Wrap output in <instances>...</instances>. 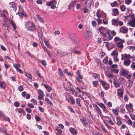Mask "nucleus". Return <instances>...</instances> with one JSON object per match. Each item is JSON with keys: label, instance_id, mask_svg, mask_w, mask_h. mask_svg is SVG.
Returning a JSON list of instances; mask_svg holds the SVG:
<instances>
[{"label": "nucleus", "instance_id": "obj_22", "mask_svg": "<svg viewBox=\"0 0 135 135\" xmlns=\"http://www.w3.org/2000/svg\"><path fill=\"white\" fill-rule=\"evenodd\" d=\"M111 55L113 56V57H114L117 56L118 55V51L116 50H115L112 52Z\"/></svg>", "mask_w": 135, "mask_h": 135}, {"label": "nucleus", "instance_id": "obj_12", "mask_svg": "<svg viewBox=\"0 0 135 135\" xmlns=\"http://www.w3.org/2000/svg\"><path fill=\"white\" fill-rule=\"evenodd\" d=\"M17 112L20 114V115H22V114L23 115H25V113L24 111V110L20 108L16 109L15 110Z\"/></svg>", "mask_w": 135, "mask_h": 135}, {"label": "nucleus", "instance_id": "obj_49", "mask_svg": "<svg viewBox=\"0 0 135 135\" xmlns=\"http://www.w3.org/2000/svg\"><path fill=\"white\" fill-rule=\"evenodd\" d=\"M117 5V3L116 1H114L111 4V6L112 7H116Z\"/></svg>", "mask_w": 135, "mask_h": 135}, {"label": "nucleus", "instance_id": "obj_16", "mask_svg": "<svg viewBox=\"0 0 135 135\" xmlns=\"http://www.w3.org/2000/svg\"><path fill=\"white\" fill-rule=\"evenodd\" d=\"M131 62L130 60L128 59H126L124 61L123 64L124 65L128 66L129 65Z\"/></svg>", "mask_w": 135, "mask_h": 135}, {"label": "nucleus", "instance_id": "obj_51", "mask_svg": "<svg viewBox=\"0 0 135 135\" xmlns=\"http://www.w3.org/2000/svg\"><path fill=\"white\" fill-rule=\"evenodd\" d=\"M127 123L128 125L131 126L133 124V122L131 120L129 119L127 121Z\"/></svg>", "mask_w": 135, "mask_h": 135}, {"label": "nucleus", "instance_id": "obj_44", "mask_svg": "<svg viewBox=\"0 0 135 135\" xmlns=\"http://www.w3.org/2000/svg\"><path fill=\"white\" fill-rule=\"evenodd\" d=\"M128 49L131 50L132 51H134L135 50V47L134 46H129Z\"/></svg>", "mask_w": 135, "mask_h": 135}, {"label": "nucleus", "instance_id": "obj_14", "mask_svg": "<svg viewBox=\"0 0 135 135\" xmlns=\"http://www.w3.org/2000/svg\"><path fill=\"white\" fill-rule=\"evenodd\" d=\"M113 83L114 84L115 87L116 88H117L119 87L120 85V83L119 81L117 80H114Z\"/></svg>", "mask_w": 135, "mask_h": 135}, {"label": "nucleus", "instance_id": "obj_8", "mask_svg": "<svg viewBox=\"0 0 135 135\" xmlns=\"http://www.w3.org/2000/svg\"><path fill=\"white\" fill-rule=\"evenodd\" d=\"M121 56V59L122 60H123L125 59H129L132 58V57L129 54H122Z\"/></svg>", "mask_w": 135, "mask_h": 135}, {"label": "nucleus", "instance_id": "obj_25", "mask_svg": "<svg viewBox=\"0 0 135 135\" xmlns=\"http://www.w3.org/2000/svg\"><path fill=\"white\" fill-rule=\"evenodd\" d=\"M92 75L94 77L95 79H97L99 81V80L100 76L98 74L95 73H93Z\"/></svg>", "mask_w": 135, "mask_h": 135}, {"label": "nucleus", "instance_id": "obj_31", "mask_svg": "<svg viewBox=\"0 0 135 135\" xmlns=\"http://www.w3.org/2000/svg\"><path fill=\"white\" fill-rule=\"evenodd\" d=\"M0 87L1 88H4L6 87V84L3 81H0Z\"/></svg>", "mask_w": 135, "mask_h": 135}, {"label": "nucleus", "instance_id": "obj_28", "mask_svg": "<svg viewBox=\"0 0 135 135\" xmlns=\"http://www.w3.org/2000/svg\"><path fill=\"white\" fill-rule=\"evenodd\" d=\"M133 105L132 104L129 103L128 104H126V108L128 109H131L132 108Z\"/></svg>", "mask_w": 135, "mask_h": 135}, {"label": "nucleus", "instance_id": "obj_35", "mask_svg": "<svg viewBox=\"0 0 135 135\" xmlns=\"http://www.w3.org/2000/svg\"><path fill=\"white\" fill-rule=\"evenodd\" d=\"M114 40L115 41H120L122 42H124V40H121L118 37H115L114 38Z\"/></svg>", "mask_w": 135, "mask_h": 135}, {"label": "nucleus", "instance_id": "obj_34", "mask_svg": "<svg viewBox=\"0 0 135 135\" xmlns=\"http://www.w3.org/2000/svg\"><path fill=\"white\" fill-rule=\"evenodd\" d=\"M76 104L77 105L80 107H81V105L80 103L81 101V99L80 98H77L76 99Z\"/></svg>", "mask_w": 135, "mask_h": 135}, {"label": "nucleus", "instance_id": "obj_24", "mask_svg": "<svg viewBox=\"0 0 135 135\" xmlns=\"http://www.w3.org/2000/svg\"><path fill=\"white\" fill-rule=\"evenodd\" d=\"M69 98L70 101H71L70 103L74 105L75 103V101L73 97L71 95H70Z\"/></svg>", "mask_w": 135, "mask_h": 135}, {"label": "nucleus", "instance_id": "obj_64", "mask_svg": "<svg viewBox=\"0 0 135 135\" xmlns=\"http://www.w3.org/2000/svg\"><path fill=\"white\" fill-rule=\"evenodd\" d=\"M42 47L44 51L46 52L49 51L44 46H42Z\"/></svg>", "mask_w": 135, "mask_h": 135}, {"label": "nucleus", "instance_id": "obj_56", "mask_svg": "<svg viewBox=\"0 0 135 135\" xmlns=\"http://www.w3.org/2000/svg\"><path fill=\"white\" fill-rule=\"evenodd\" d=\"M45 101L47 103L50 104H52V103L48 98H46Z\"/></svg>", "mask_w": 135, "mask_h": 135}, {"label": "nucleus", "instance_id": "obj_36", "mask_svg": "<svg viewBox=\"0 0 135 135\" xmlns=\"http://www.w3.org/2000/svg\"><path fill=\"white\" fill-rule=\"evenodd\" d=\"M112 112L115 115H118V113L117 112V111H119V110L118 109H113L112 110Z\"/></svg>", "mask_w": 135, "mask_h": 135}, {"label": "nucleus", "instance_id": "obj_23", "mask_svg": "<svg viewBox=\"0 0 135 135\" xmlns=\"http://www.w3.org/2000/svg\"><path fill=\"white\" fill-rule=\"evenodd\" d=\"M128 84L127 86V88H130L132 86L133 84V81L131 80H128Z\"/></svg>", "mask_w": 135, "mask_h": 135}, {"label": "nucleus", "instance_id": "obj_17", "mask_svg": "<svg viewBox=\"0 0 135 135\" xmlns=\"http://www.w3.org/2000/svg\"><path fill=\"white\" fill-rule=\"evenodd\" d=\"M43 86L48 92H50L52 90V88L47 84H44Z\"/></svg>", "mask_w": 135, "mask_h": 135}, {"label": "nucleus", "instance_id": "obj_10", "mask_svg": "<svg viewBox=\"0 0 135 135\" xmlns=\"http://www.w3.org/2000/svg\"><path fill=\"white\" fill-rule=\"evenodd\" d=\"M118 96L120 98H122L123 97V91L121 88L117 89V92Z\"/></svg>", "mask_w": 135, "mask_h": 135}, {"label": "nucleus", "instance_id": "obj_41", "mask_svg": "<svg viewBox=\"0 0 135 135\" xmlns=\"http://www.w3.org/2000/svg\"><path fill=\"white\" fill-rule=\"evenodd\" d=\"M97 104L99 106L102 108H103L105 106V105L102 103H98Z\"/></svg>", "mask_w": 135, "mask_h": 135}, {"label": "nucleus", "instance_id": "obj_9", "mask_svg": "<svg viewBox=\"0 0 135 135\" xmlns=\"http://www.w3.org/2000/svg\"><path fill=\"white\" fill-rule=\"evenodd\" d=\"M93 106L96 113L100 115L101 114V110L99 108L96 104H93Z\"/></svg>", "mask_w": 135, "mask_h": 135}, {"label": "nucleus", "instance_id": "obj_39", "mask_svg": "<svg viewBox=\"0 0 135 135\" xmlns=\"http://www.w3.org/2000/svg\"><path fill=\"white\" fill-rule=\"evenodd\" d=\"M120 9L122 11H125L126 7L124 5H122L120 6Z\"/></svg>", "mask_w": 135, "mask_h": 135}, {"label": "nucleus", "instance_id": "obj_15", "mask_svg": "<svg viewBox=\"0 0 135 135\" xmlns=\"http://www.w3.org/2000/svg\"><path fill=\"white\" fill-rule=\"evenodd\" d=\"M25 75L27 77V80L30 81H31L32 80V76L31 74L30 73L25 72Z\"/></svg>", "mask_w": 135, "mask_h": 135}, {"label": "nucleus", "instance_id": "obj_50", "mask_svg": "<svg viewBox=\"0 0 135 135\" xmlns=\"http://www.w3.org/2000/svg\"><path fill=\"white\" fill-rule=\"evenodd\" d=\"M116 119L117 122V124H118L119 125H121L122 124V122L118 118H117Z\"/></svg>", "mask_w": 135, "mask_h": 135}, {"label": "nucleus", "instance_id": "obj_32", "mask_svg": "<svg viewBox=\"0 0 135 135\" xmlns=\"http://www.w3.org/2000/svg\"><path fill=\"white\" fill-rule=\"evenodd\" d=\"M36 17L40 22H43L44 21V20L42 18L40 17L38 15H36Z\"/></svg>", "mask_w": 135, "mask_h": 135}, {"label": "nucleus", "instance_id": "obj_3", "mask_svg": "<svg viewBox=\"0 0 135 135\" xmlns=\"http://www.w3.org/2000/svg\"><path fill=\"white\" fill-rule=\"evenodd\" d=\"M98 32H100L102 36L104 37H105L106 36V30L103 27H99L97 30Z\"/></svg>", "mask_w": 135, "mask_h": 135}, {"label": "nucleus", "instance_id": "obj_42", "mask_svg": "<svg viewBox=\"0 0 135 135\" xmlns=\"http://www.w3.org/2000/svg\"><path fill=\"white\" fill-rule=\"evenodd\" d=\"M78 77H76V79H78V81L79 82H81L82 81L80 79H81L83 78V77L81 76L80 75H78Z\"/></svg>", "mask_w": 135, "mask_h": 135}, {"label": "nucleus", "instance_id": "obj_48", "mask_svg": "<svg viewBox=\"0 0 135 135\" xmlns=\"http://www.w3.org/2000/svg\"><path fill=\"white\" fill-rule=\"evenodd\" d=\"M3 28L5 30L6 29L7 30L8 29V26L6 24H3L2 25Z\"/></svg>", "mask_w": 135, "mask_h": 135}, {"label": "nucleus", "instance_id": "obj_13", "mask_svg": "<svg viewBox=\"0 0 135 135\" xmlns=\"http://www.w3.org/2000/svg\"><path fill=\"white\" fill-rule=\"evenodd\" d=\"M120 32L122 33H126L128 31V29L125 26L121 27L119 29Z\"/></svg>", "mask_w": 135, "mask_h": 135}, {"label": "nucleus", "instance_id": "obj_55", "mask_svg": "<svg viewBox=\"0 0 135 135\" xmlns=\"http://www.w3.org/2000/svg\"><path fill=\"white\" fill-rule=\"evenodd\" d=\"M112 71L115 74H117L119 72V70L117 69H113L112 70Z\"/></svg>", "mask_w": 135, "mask_h": 135}, {"label": "nucleus", "instance_id": "obj_59", "mask_svg": "<svg viewBox=\"0 0 135 135\" xmlns=\"http://www.w3.org/2000/svg\"><path fill=\"white\" fill-rule=\"evenodd\" d=\"M76 0H74V1H72L71 2L70 4H71L73 7L75 6V3L76 2Z\"/></svg>", "mask_w": 135, "mask_h": 135}, {"label": "nucleus", "instance_id": "obj_19", "mask_svg": "<svg viewBox=\"0 0 135 135\" xmlns=\"http://www.w3.org/2000/svg\"><path fill=\"white\" fill-rule=\"evenodd\" d=\"M44 42L47 47L50 49L52 50V47L50 45L48 41L44 40Z\"/></svg>", "mask_w": 135, "mask_h": 135}, {"label": "nucleus", "instance_id": "obj_53", "mask_svg": "<svg viewBox=\"0 0 135 135\" xmlns=\"http://www.w3.org/2000/svg\"><path fill=\"white\" fill-rule=\"evenodd\" d=\"M132 2L131 0H126L125 1V3L128 5L129 4Z\"/></svg>", "mask_w": 135, "mask_h": 135}, {"label": "nucleus", "instance_id": "obj_47", "mask_svg": "<svg viewBox=\"0 0 135 135\" xmlns=\"http://www.w3.org/2000/svg\"><path fill=\"white\" fill-rule=\"evenodd\" d=\"M10 7L11 8H14L15 6V3L13 2H11L9 3Z\"/></svg>", "mask_w": 135, "mask_h": 135}, {"label": "nucleus", "instance_id": "obj_37", "mask_svg": "<svg viewBox=\"0 0 135 135\" xmlns=\"http://www.w3.org/2000/svg\"><path fill=\"white\" fill-rule=\"evenodd\" d=\"M64 72L65 74H66L67 75H70L72 76L71 73L68 71V70L66 69L64 70Z\"/></svg>", "mask_w": 135, "mask_h": 135}, {"label": "nucleus", "instance_id": "obj_18", "mask_svg": "<svg viewBox=\"0 0 135 135\" xmlns=\"http://www.w3.org/2000/svg\"><path fill=\"white\" fill-rule=\"evenodd\" d=\"M104 118L106 119L107 121L111 125H113L114 123L110 117L108 116H105Z\"/></svg>", "mask_w": 135, "mask_h": 135}, {"label": "nucleus", "instance_id": "obj_57", "mask_svg": "<svg viewBox=\"0 0 135 135\" xmlns=\"http://www.w3.org/2000/svg\"><path fill=\"white\" fill-rule=\"evenodd\" d=\"M96 22L94 20L92 21V25L94 27H95L96 26Z\"/></svg>", "mask_w": 135, "mask_h": 135}, {"label": "nucleus", "instance_id": "obj_26", "mask_svg": "<svg viewBox=\"0 0 135 135\" xmlns=\"http://www.w3.org/2000/svg\"><path fill=\"white\" fill-rule=\"evenodd\" d=\"M114 14L112 15L114 16H115L119 14V12L118 9L117 8H114L112 10Z\"/></svg>", "mask_w": 135, "mask_h": 135}, {"label": "nucleus", "instance_id": "obj_58", "mask_svg": "<svg viewBox=\"0 0 135 135\" xmlns=\"http://www.w3.org/2000/svg\"><path fill=\"white\" fill-rule=\"evenodd\" d=\"M101 128L103 131L105 133H107V132L106 129L103 126H102Z\"/></svg>", "mask_w": 135, "mask_h": 135}, {"label": "nucleus", "instance_id": "obj_1", "mask_svg": "<svg viewBox=\"0 0 135 135\" xmlns=\"http://www.w3.org/2000/svg\"><path fill=\"white\" fill-rule=\"evenodd\" d=\"M25 28L27 31H34L36 30V26L34 24L30 21H27L25 22Z\"/></svg>", "mask_w": 135, "mask_h": 135}, {"label": "nucleus", "instance_id": "obj_27", "mask_svg": "<svg viewBox=\"0 0 135 135\" xmlns=\"http://www.w3.org/2000/svg\"><path fill=\"white\" fill-rule=\"evenodd\" d=\"M70 37L72 40L75 41L76 39L75 35L74 33H71L70 35Z\"/></svg>", "mask_w": 135, "mask_h": 135}, {"label": "nucleus", "instance_id": "obj_45", "mask_svg": "<svg viewBox=\"0 0 135 135\" xmlns=\"http://www.w3.org/2000/svg\"><path fill=\"white\" fill-rule=\"evenodd\" d=\"M37 32L38 34V36L39 37H42V33L41 30H40L39 31H38Z\"/></svg>", "mask_w": 135, "mask_h": 135}, {"label": "nucleus", "instance_id": "obj_6", "mask_svg": "<svg viewBox=\"0 0 135 135\" xmlns=\"http://www.w3.org/2000/svg\"><path fill=\"white\" fill-rule=\"evenodd\" d=\"M100 82L104 88L105 90H107L109 88V85L107 82L101 80Z\"/></svg>", "mask_w": 135, "mask_h": 135}, {"label": "nucleus", "instance_id": "obj_33", "mask_svg": "<svg viewBox=\"0 0 135 135\" xmlns=\"http://www.w3.org/2000/svg\"><path fill=\"white\" fill-rule=\"evenodd\" d=\"M58 74L61 78L64 76V74L60 68H59L58 69Z\"/></svg>", "mask_w": 135, "mask_h": 135}, {"label": "nucleus", "instance_id": "obj_2", "mask_svg": "<svg viewBox=\"0 0 135 135\" xmlns=\"http://www.w3.org/2000/svg\"><path fill=\"white\" fill-rule=\"evenodd\" d=\"M80 48L78 47H76L72 50H70L69 51H67L66 52H61L60 54L62 56H64L66 55L68 56V54H70V55L72 56V53H75L77 54H79L80 53Z\"/></svg>", "mask_w": 135, "mask_h": 135}, {"label": "nucleus", "instance_id": "obj_29", "mask_svg": "<svg viewBox=\"0 0 135 135\" xmlns=\"http://www.w3.org/2000/svg\"><path fill=\"white\" fill-rule=\"evenodd\" d=\"M122 75L124 76H125L128 74V71L125 69H122L121 72Z\"/></svg>", "mask_w": 135, "mask_h": 135}, {"label": "nucleus", "instance_id": "obj_4", "mask_svg": "<svg viewBox=\"0 0 135 135\" xmlns=\"http://www.w3.org/2000/svg\"><path fill=\"white\" fill-rule=\"evenodd\" d=\"M65 81L63 84L64 88L66 90H70L71 88V83L69 82H68V81L66 80V79L65 78Z\"/></svg>", "mask_w": 135, "mask_h": 135}, {"label": "nucleus", "instance_id": "obj_40", "mask_svg": "<svg viewBox=\"0 0 135 135\" xmlns=\"http://www.w3.org/2000/svg\"><path fill=\"white\" fill-rule=\"evenodd\" d=\"M55 130L57 131V133H62V130L61 129H59V127L57 126Z\"/></svg>", "mask_w": 135, "mask_h": 135}, {"label": "nucleus", "instance_id": "obj_7", "mask_svg": "<svg viewBox=\"0 0 135 135\" xmlns=\"http://www.w3.org/2000/svg\"><path fill=\"white\" fill-rule=\"evenodd\" d=\"M38 94L39 95L38 99V100L41 99L43 100V97L44 95V94L43 91L41 90H39L38 91Z\"/></svg>", "mask_w": 135, "mask_h": 135}, {"label": "nucleus", "instance_id": "obj_11", "mask_svg": "<svg viewBox=\"0 0 135 135\" xmlns=\"http://www.w3.org/2000/svg\"><path fill=\"white\" fill-rule=\"evenodd\" d=\"M128 24L130 26L135 27V18H132L131 20L128 22Z\"/></svg>", "mask_w": 135, "mask_h": 135}, {"label": "nucleus", "instance_id": "obj_63", "mask_svg": "<svg viewBox=\"0 0 135 135\" xmlns=\"http://www.w3.org/2000/svg\"><path fill=\"white\" fill-rule=\"evenodd\" d=\"M31 101L32 102L34 103V104H37V102L36 100L34 99H31Z\"/></svg>", "mask_w": 135, "mask_h": 135}, {"label": "nucleus", "instance_id": "obj_61", "mask_svg": "<svg viewBox=\"0 0 135 135\" xmlns=\"http://www.w3.org/2000/svg\"><path fill=\"white\" fill-rule=\"evenodd\" d=\"M14 105L16 107H17L19 106V103L18 102H16L14 103Z\"/></svg>", "mask_w": 135, "mask_h": 135}, {"label": "nucleus", "instance_id": "obj_38", "mask_svg": "<svg viewBox=\"0 0 135 135\" xmlns=\"http://www.w3.org/2000/svg\"><path fill=\"white\" fill-rule=\"evenodd\" d=\"M11 23L13 26L14 30H16V26L15 23L13 21H11Z\"/></svg>", "mask_w": 135, "mask_h": 135}, {"label": "nucleus", "instance_id": "obj_30", "mask_svg": "<svg viewBox=\"0 0 135 135\" xmlns=\"http://www.w3.org/2000/svg\"><path fill=\"white\" fill-rule=\"evenodd\" d=\"M123 42H117V47L121 49H122L123 47V45L122 44Z\"/></svg>", "mask_w": 135, "mask_h": 135}, {"label": "nucleus", "instance_id": "obj_62", "mask_svg": "<svg viewBox=\"0 0 135 135\" xmlns=\"http://www.w3.org/2000/svg\"><path fill=\"white\" fill-rule=\"evenodd\" d=\"M130 117L133 120H135V115L134 114H132L130 115Z\"/></svg>", "mask_w": 135, "mask_h": 135}, {"label": "nucleus", "instance_id": "obj_46", "mask_svg": "<svg viewBox=\"0 0 135 135\" xmlns=\"http://www.w3.org/2000/svg\"><path fill=\"white\" fill-rule=\"evenodd\" d=\"M93 84L94 87H97L98 84V81H94L93 82Z\"/></svg>", "mask_w": 135, "mask_h": 135}, {"label": "nucleus", "instance_id": "obj_54", "mask_svg": "<svg viewBox=\"0 0 135 135\" xmlns=\"http://www.w3.org/2000/svg\"><path fill=\"white\" fill-rule=\"evenodd\" d=\"M117 57V56H116L113 57L114 59V61L115 63L118 62L119 61V59Z\"/></svg>", "mask_w": 135, "mask_h": 135}, {"label": "nucleus", "instance_id": "obj_20", "mask_svg": "<svg viewBox=\"0 0 135 135\" xmlns=\"http://www.w3.org/2000/svg\"><path fill=\"white\" fill-rule=\"evenodd\" d=\"M69 131L73 135H76L77 134V132L74 128L71 127L69 128Z\"/></svg>", "mask_w": 135, "mask_h": 135}, {"label": "nucleus", "instance_id": "obj_52", "mask_svg": "<svg viewBox=\"0 0 135 135\" xmlns=\"http://www.w3.org/2000/svg\"><path fill=\"white\" fill-rule=\"evenodd\" d=\"M3 119L6 121H8V122H9L10 121L9 118L7 117H4Z\"/></svg>", "mask_w": 135, "mask_h": 135}, {"label": "nucleus", "instance_id": "obj_60", "mask_svg": "<svg viewBox=\"0 0 135 135\" xmlns=\"http://www.w3.org/2000/svg\"><path fill=\"white\" fill-rule=\"evenodd\" d=\"M131 74L128 75L127 74L125 76L128 80H129L131 77Z\"/></svg>", "mask_w": 135, "mask_h": 135}, {"label": "nucleus", "instance_id": "obj_43", "mask_svg": "<svg viewBox=\"0 0 135 135\" xmlns=\"http://www.w3.org/2000/svg\"><path fill=\"white\" fill-rule=\"evenodd\" d=\"M104 43L106 44L105 46L107 48L108 50H109L111 49V48H110L109 47V46L110 45V44H109V43H108V42H105Z\"/></svg>", "mask_w": 135, "mask_h": 135}, {"label": "nucleus", "instance_id": "obj_5", "mask_svg": "<svg viewBox=\"0 0 135 135\" xmlns=\"http://www.w3.org/2000/svg\"><path fill=\"white\" fill-rule=\"evenodd\" d=\"M91 36V33L89 29H86L85 32V38L86 40H88L90 38Z\"/></svg>", "mask_w": 135, "mask_h": 135}, {"label": "nucleus", "instance_id": "obj_21", "mask_svg": "<svg viewBox=\"0 0 135 135\" xmlns=\"http://www.w3.org/2000/svg\"><path fill=\"white\" fill-rule=\"evenodd\" d=\"M118 21L117 19H113L112 20V24L114 25L117 26H118Z\"/></svg>", "mask_w": 135, "mask_h": 135}]
</instances>
